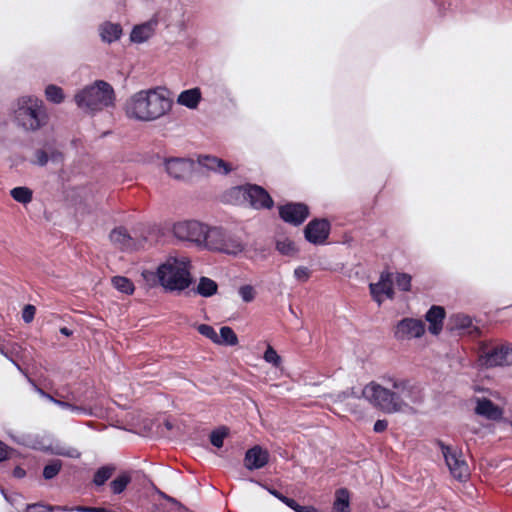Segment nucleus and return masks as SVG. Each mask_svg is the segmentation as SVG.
<instances>
[{"label": "nucleus", "instance_id": "1", "mask_svg": "<svg viewBox=\"0 0 512 512\" xmlns=\"http://www.w3.org/2000/svg\"><path fill=\"white\" fill-rule=\"evenodd\" d=\"M386 386L372 381L362 389V397L386 413L404 411L410 404L423 401L421 388L412 381L394 376H384Z\"/></svg>", "mask_w": 512, "mask_h": 512}, {"label": "nucleus", "instance_id": "2", "mask_svg": "<svg viewBox=\"0 0 512 512\" xmlns=\"http://www.w3.org/2000/svg\"><path fill=\"white\" fill-rule=\"evenodd\" d=\"M171 100L160 89L141 90L125 104L126 115L134 120L150 122L159 119L171 109Z\"/></svg>", "mask_w": 512, "mask_h": 512}, {"label": "nucleus", "instance_id": "3", "mask_svg": "<svg viewBox=\"0 0 512 512\" xmlns=\"http://www.w3.org/2000/svg\"><path fill=\"white\" fill-rule=\"evenodd\" d=\"M143 276L147 280L148 276L155 277L166 292L180 293L193 282L191 262L187 257L170 256L158 266L155 273L144 272Z\"/></svg>", "mask_w": 512, "mask_h": 512}, {"label": "nucleus", "instance_id": "4", "mask_svg": "<svg viewBox=\"0 0 512 512\" xmlns=\"http://www.w3.org/2000/svg\"><path fill=\"white\" fill-rule=\"evenodd\" d=\"M13 117L18 127L30 132L41 129L48 121L43 101L32 95L22 96L16 100Z\"/></svg>", "mask_w": 512, "mask_h": 512}, {"label": "nucleus", "instance_id": "5", "mask_svg": "<svg viewBox=\"0 0 512 512\" xmlns=\"http://www.w3.org/2000/svg\"><path fill=\"white\" fill-rule=\"evenodd\" d=\"M247 248V241L235 230L222 226H212L205 249L237 257Z\"/></svg>", "mask_w": 512, "mask_h": 512}, {"label": "nucleus", "instance_id": "6", "mask_svg": "<svg viewBox=\"0 0 512 512\" xmlns=\"http://www.w3.org/2000/svg\"><path fill=\"white\" fill-rule=\"evenodd\" d=\"M74 99L80 109L93 113L113 105L114 90L109 83L97 80L79 91Z\"/></svg>", "mask_w": 512, "mask_h": 512}, {"label": "nucleus", "instance_id": "7", "mask_svg": "<svg viewBox=\"0 0 512 512\" xmlns=\"http://www.w3.org/2000/svg\"><path fill=\"white\" fill-rule=\"evenodd\" d=\"M211 226L196 220L181 221L173 226V234L176 238L189 241L198 247L205 248Z\"/></svg>", "mask_w": 512, "mask_h": 512}, {"label": "nucleus", "instance_id": "8", "mask_svg": "<svg viewBox=\"0 0 512 512\" xmlns=\"http://www.w3.org/2000/svg\"><path fill=\"white\" fill-rule=\"evenodd\" d=\"M232 193L237 197H242L251 207L255 209H270L274 202L268 192L257 185H246L236 187Z\"/></svg>", "mask_w": 512, "mask_h": 512}, {"label": "nucleus", "instance_id": "9", "mask_svg": "<svg viewBox=\"0 0 512 512\" xmlns=\"http://www.w3.org/2000/svg\"><path fill=\"white\" fill-rule=\"evenodd\" d=\"M439 446L451 475L459 481L467 479L469 467L463 459L462 452L442 442H439Z\"/></svg>", "mask_w": 512, "mask_h": 512}, {"label": "nucleus", "instance_id": "10", "mask_svg": "<svg viewBox=\"0 0 512 512\" xmlns=\"http://www.w3.org/2000/svg\"><path fill=\"white\" fill-rule=\"evenodd\" d=\"M479 364L490 368L503 365H512V346L501 345L479 356Z\"/></svg>", "mask_w": 512, "mask_h": 512}, {"label": "nucleus", "instance_id": "11", "mask_svg": "<svg viewBox=\"0 0 512 512\" xmlns=\"http://www.w3.org/2000/svg\"><path fill=\"white\" fill-rule=\"evenodd\" d=\"M425 333V324L420 319L404 318L400 320L394 331L397 340H411L420 338Z\"/></svg>", "mask_w": 512, "mask_h": 512}, {"label": "nucleus", "instance_id": "12", "mask_svg": "<svg viewBox=\"0 0 512 512\" xmlns=\"http://www.w3.org/2000/svg\"><path fill=\"white\" fill-rule=\"evenodd\" d=\"M195 167V162L189 158H169L165 160L166 172L177 180L188 179Z\"/></svg>", "mask_w": 512, "mask_h": 512}, {"label": "nucleus", "instance_id": "13", "mask_svg": "<svg viewBox=\"0 0 512 512\" xmlns=\"http://www.w3.org/2000/svg\"><path fill=\"white\" fill-rule=\"evenodd\" d=\"M330 223L326 219H314L304 229L305 238L314 245H322L329 236Z\"/></svg>", "mask_w": 512, "mask_h": 512}, {"label": "nucleus", "instance_id": "14", "mask_svg": "<svg viewBox=\"0 0 512 512\" xmlns=\"http://www.w3.org/2000/svg\"><path fill=\"white\" fill-rule=\"evenodd\" d=\"M370 293L375 302L380 306L385 299H393V279L390 273H382L377 283L369 285Z\"/></svg>", "mask_w": 512, "mask_h": 512}, {"label": "nucleus", "instance_id": "15", "mask_svg": "<svg viewBox=\"0 0 512 512\" xmlns=\"http://www.w3.org/2000/svg\"><path fill=\"white\" fill-rule=\"evenodd\" d=\"M280 217L287 223L298 226L309 215L308 207L302 203H288L279 208Z\"/></svg>", "mask_w": 512, "mask_h": 512}, {"label": "nucleus", "instance_id": "16", "mask_svg": "<svg viewBox=\"0 0 512 512\" xmlns=\"http://www.w3.org/2000/svg\"><path fill=\"white\" fill-rule=\"evenodd\" d=\"M475 413L481 417L491 421H499L502 419L504 411L487 398H477Z\"/></svg>", "mask_w": 512, "mask_h": 512}, {"label": "nucleus", "instance_id": "17", "mask_svg": "<svg viewBox=\"0 0 512 512\" xmlns=\"http://www.w3.org/2000/svg\"><path fill=\"white\" fill-rule=\"evenodd\" d=\"M33 448L52 455L64 456L73 459H78L81 456L78 449L68 446L58 440L53 441L50 444H40L39 446L34 445Z\"/></svg>", "mask_w": 512, "mask_h": 512}, {"label": "nucleus", "instance_id": "18", "mask_svg": "<svg viewBox=\"0 0 512 512\" xmlns=\"http://www.w3.org/2000/svg\"><path fill=\"white\" fill-rule=\"evenodd\" d=\"M268 453L259 446H254L245 454V467L249 470H256L264 467L268 463Z\"/></svg>", "mask_w": 512, "mask_h": 512}, {"label": "nucleus", "instance_id": "19", "mask_svg": "<svg viewBox=\"0 0 512 512\" xmlns=\"http://www.w3.org/2000/svg\"><path fill=\"white\" fill-rule=\"evenodd\" d=\"M197 162L200 166L206 168L207 170L221 175H226L232 171V167L229 163L215 156L202 155L198 157Z\"/></svg>", "mask_w": 512, "mask_h": 512}, {"label": "nucleus", "instance_id": "20", "mask_svg": "<svg viewBox=\"0 0 512 512\" xmlns=\"http://www.w3.org/2000/svg\"><path fill=\"white\" fill-rule=\"evenodd\" d=\"M111 242L121 250H132L136 248V240L128 234L123 227H118L110 233Z\"/></svg>", "mask_w": 512, "mask_h": 512}, {"label": "nucleus", "instance_id": "21", "mask_svg": "<svg viewBox=\"0 0 512 512\" xmlns=\"http://www.w3.org/2000/svg\"><path fill=\"white\" fill-rule=\"evenodd\" d=\"M156 26V20H150L140 25H136L131 31L130 40L134 43H143L147 41L154 34Z\"/></svg>", "mask_w": 512, "mask_h": 512}, {"label": "nucleus", "instance_id": "22", "mask_svg": "<svg viewBox=\"0 0 512 512\" xmlns=\"http://www.w3.org/2000/svg\"><path fill=\"white\" fill-rule=\"evenodd\" d=\"M426 320L429 322V332L438 335L443 327L445 310L441 306H432L426 313Z\"/></svg>", "mask_w": 512, "mask_h": 512}, {"label": "nucleus", "instance_id": "23", "mask_svg": "<svg viewBox=\"0 0 512 512\" xmlns=\"http://www.w3.org/2000/svg\"><path fill=\"white\" fill-rule=\"evenodd\" d=\"M449 325L451 330H457L460 333L472 334L477 330L472 324V319L464 314H454L449 319Z\"/></svg>", "mask_w": 512, "mask_h": 512}, {"label": "nucleus", "instance_id": "24", "mask_svg": "<svg viewBox=\"0 0 512 512\" xmlns=\"http://www.w3.org/2000/svg\"><path fill=\"white\" fill-rule=\"evenodd\" d=\"M201 101V91L199 88H191L182 91L177 98V103L189 109H196Z\"/></svg>", "mask_w": 512, "mask_h": 512}, {"label": "nucleus", "instance_id": "25", "mask_svg": "<svg viewBox=\"0 0 512 512\" xmlns=\"http://www.w3.org/2000/svg\"><path fill=\"white\" fill-rule=\"evenodd\" d=\"M101 40L106 43H112L120 39L122 28L117 23L105 22L99 27Z\"/></svg>", "mask_w": 512, "mask_h": 512}, {"label": "nucleus", "instance_id": "26", "mask_svg": "<svg viewBox=\"0 0 512 512\" xmlns=\"http://www.w3.org/2000/svg\"><path fill=\"white\" fill-rule=\"evenodd\" d=\"M332 512H351L350 495L347 489L341 488L336 491Z\"/></svg>", "mask_w": 512, "mask_h": 512}, {"label": "nucleus", "instance_id": "27", "mask_svg": "<svg viewBox=\"0 0 512 512\" xmlns=\"http://www.w3.org/2000/svg\"><path fill=\"white\" fill-rule=\"evenodd\" d=\"M218 285L217 283L208 278V277H201L199 279V283L196 288V292L202 296V297H211L217 293Z\"/></svg>", "mask_w": 512, "mask_h": 512}, {"label": "nucleus", "instance_id": "28", "mask_svg": "<svg viewBox=\"0 0 512 512\" xmlns=\"http://www.w3.org/2000/svg\"><path fill=\"white\" fill-rule=\"evenodd\" d=\"M10 195L16 202L26 205L32 201L33 191L26 186H19L13 188Z\"/></svg>", "mask_w": 512, "mask_h": 512}, {"label": "nucleus", "instance_id": "29", "mask_svg": "<svg viewBox=\"0 0 512 512\" xmlns=\"http://www.w3.org/2000/svg\"><path fill=\"white\" fill-rule=\"evenodd\" d=\"M113 287L121 293L130 295L134 292L133 282L124 276H114L111 279Z\"/></svg>", "mask_w": 512, "mask_h": 512}, {"label": "nucleus", "instance_id": "30", "mask_svg": "<svg viewBox=\"0 0 512 512\" xmlns=\"http://www.w3.org/2000/svg\"><path fill=\"white\" fill-rule=\"evenodd\" d=\"M276 250L280 254L289 257L295 256L298 253L296 244L288 238L278 239L276 242Z\"/></svg>", "mask_w": 512, "mask_h": 512}, {"label": "nucleus", "instance_id": "31", "mask_svg": "<svg viewBox=\"0 0 512 512\" xmlns=\"http://www.w3.org/2000/svg\"><path fill=\"white\" fill-rule=\"evenodd\" d=\"M237 343L238 337L232 330V328L228 326L221 327L220 334H218V341H216V344L234 346Z\"/></svg>", "mask_w": 512, "mask_h": 512}, {"label": "nucleus", "instance_id": "32", "mask_svg": "<svg viewBox=\"0 0 512 512\" xmlns=\"http://www.w3.org/2000/svg\"><path fill=\"white\" fill-rule=\"evenodd\" d=\"M46 99L54 104H60L64 100V93L59 86L50 84L45 88Z\"/></svg>", "mask_w": 512, "mask_h": 512}, {"label": "nucleus", "instance_id": "33", "mask_svg": "<svg viewBox=\"0 0 512 512\" xmlns=\"http://www.w3.org/2000/svg\"><path fill=\"white\" fill-rule=\"evenodd\" d=\"M114 471L113 467L103 466L99 468L94 475L93 483L97 486H102L112 476Z\"/></svg>", "mask_w": 512, "mask_h": 512}, {"label": "nucleus", "instance_id": "34", "mask_svg": "<svg viewBox=\"0 0 512 512\" xmlns=\"http://www.w3.org/2000/svg\"><path fill=\"white\" fill-rule=\"evenodd\" d=\"M131 478L127 474H121L118 477H116L111 483V489L114 494H120L122 493L127 485L130 483Z\"/></svg>", "mask_w": 512, "mask_h": 512}, {"label": "nucleus", "instance_id": "35", "mask_svg": "<svg viewBox=\"0 0 512 512\" xmlns=\"http://www.w3.org/2000/svg\"><path fill=\"white\" fill-rule=\"evenodd\" d=\"M53 403L59 406L62 409L70 410L71 412L77 413V414H85V415H92V410L88 409L83 406H77L72 403H69L67 401L63 400H53Z\"/></svg>", "mask_w": 512, "mask_h": 512}, {"label": "nucleus", "instance_id": "36", "mask_svg": "<svg viewBox=\"0 0 512 512\" xmlns=\"http://www.w3.org/2000/svg\"><path fill=\"white\" fill-rule=\"evenodd\" d=\"M62 468V462L60 460H53L47 464L43 469V477L46 480L55 478Z\"/></svg>", "mask_w": 512, "mask_h": 512}, {"label": "nucleus", "instance_id": "37", "mask_svg": "<svg viewBox=\"0 0 512 512\" xmlns=\"http://www.w3.org/2000/svg\"><path fill=\"white\" fill-rule=\"evenodd\" d=\"M238 294L245 303L252 302L256 297L255 288L251 285H243L239 287Z\"/></svg>", "mask_w": 512, "mask_h": 512}, {"label": "nucleus", "instance_id": "38", "mask_svg": "<svg viewBox=\"0 0 512 512\" xmlns=\"http://www.w3.org/2000/svg\"><path fill=\"white\" fill-rule=\"evenodd\" d=\"M328 397L333 403H343L350 397L359 398L353 389L338 392L336 394H330Z\"/></svg>", "mask_w": 512, "mask_h": 512}, {"label": "nucleus", "instance_id": "39", "mask_svg": "<svg viewBox=\"0 0 512 512\" xmlns=\"http://www.w3.org/2000/svg\"><path fill=\"white\" fill-rule=\"evenodd\" d=\"M267 363L272 364L274 367H279L281 364V357L272 346H268L263 356Z\"/></svg>", "mask_w": 512, "mask_h": 512}, {"label": "nucleus", "instance_id": "40", "mask_svg": "<svg viewBox=\"0 0 512 512\" xmlns=\"http://www.w3.org/2000/svg\"><path fill=\"white\" fill-rule=\"evenodd\" d=\"M227 436V430L225 428L217 429L212 431L210 434L211 444L217 448L223 446L224 438Z\"/></svg>", "mask_w": 512, "mask_h": 512}, {"label": "nucleus", "instance_id": "41", "mask_svg": "<svg viewBox=\"0 0 512 512\" xmlns=\"http://www.w3.org/2000/svg\"><path fill=\"white\" fill-rule=\"evenodd\" d=\"M397 287L402 291H409L411 288V276L405 273H397L394 279Z\"/></svg>", "mask_w": 512, "mask_h": 512}, {"label": "nucleus", "instance_id": "42", "mask_svg": "<svg viewBox=\"0 0 512 512\" xmlns=\"http://www.w3.org/2000/svg\"><path fill=\"white\" fill-rule=\"evenodd\" d=\"M197 330L202 336L210 339L213 343L216 344V341H218V333L212 326L207 324H200L197 327Z\"/></svg>", "mask_w": 512, "mask_h": 512}, {"label": "nucleus", "instance_id": "43", "mask_svg": "<svg viewBox=\"0 0 512 512\" xmlns=\"http://www.w3.org/2000/svg\"><path fill=\"white\" fill-rule=\"evenodd\" d=\"M35 158L32 161L33 164H36L38 166H45L49 161V155L48 152L42 149L36 150L34 154Z\"/></svg>", "mask_w": 512, "mask_h": 512}, {"label": "nucleus", "instance_id": "44", "mask_svg": "<svg viewBox=\"0 0 512 512\" xmlns=\"http://www.w3.org/2000/svg\"><path fill=\"white\" fill-rule=\"evenodd\" d=\"M310 275V269L305 266H298L294 270V277L300 282H306L310 278Z\"/></svg>", "mask_w": 512, "mask_h": 512}, {"label": "nucleus", "instance_id": "45", "mask_svg": "<svg viewBox=\"0 0 512 512\" xmlns=\"http://www.w3.org/2000/svg\"><path fill=\"white\" fill-rule=\"evenodd\" d=\"M36 313L35 306L28 304L22 310V319L25 323H30L33 321Z\"/></svg>", "mask_w": 512, "mask_h": 512}, {"label": "nucleus", "instance_id": "46", "mask_svg": "<svg viewBox=\"0 0 512 512\" xmlns=\"http://www.w3.org/2000/svg\"><path fill=\"white\" fill-rule=\"evenodd\" d=\"M54 508L52 506H44L40 504H30L27 506L26 512H53Z\"/></svg>", "mask_w": 512, "mask_h": 512}, {"label": "nucleus", "instance_id": "47", "mask_svg": "<svg viewBox=\"0 0 512 512\" xmlns=\"http://www.w3.org/2000/svg\"><path fill=\"white\" fill-rule=\"evenodd\" d=\"M76 512H110L105 508L100 507H86V506H74Z\"/></svg>", "mask_w": 512, "mask_h": 512}, {"label": "nucleus", "instance_id": "48", "mask_svg": "<svg viewBox=\"0 0 512 512\" xmlns=\"http://www.w3.org/2000/svg\"><path fill=\"white\" fill-rule=\"evenodd\" d=\"M0 354H2L5 358H7L10 362L14 364V366L20 371L23 372L21 366L10 356L8 347L0 346Z\"/></svg>", "mask_w": 512, "mask_h": 512}, {"label": "nucleus", "instance_id": "49", "mask_svg": "<svg viewBox=\"0 0 512 512\" xmlns=\"http://www.w3.org/2000/svg\"><path fill=\"white\" fill-rule=\"evenodd\" d=\"M388 427V422L386 420H377L374 424L373 430L376 433L384 432Z\"/></svg>", "mask_w": 512, "mask_h": 512}, {"label": "nucleus", "instance_id": "50", "mask_svg": "<svg viewBox=\"0 0 512 512\" xmlns=\"http://www.w3.org/2000/svg\"><path fill=\"white\" fill-rule=\"evenodd\" d=\"M7 347L9 350V354H10V356H12L13 359H14V356H17L21 350V347L15 342L8 344Z\"/></svg>", "mask_w": 512, "mask_h": 512}, {"label": "nucleus", "instance_id": "51", "mask_svg": "<svg viewBox=\"0 0 512 512\" xmlns=\"http://www.w3.org/2000/svg\"><path fill=\"white\" fill-rule=\"evenodd\" d=\"M8 457V447L0 441V462L6 460Z\"/></svg>", "mask_w": 512, "mask_h": 512}, {"label": "nucleus", "instance_id": "52", "mask_svg": "<svg viewBox=\"0 0 512 512\" xmlns=\"http://www.w3.org/2000/svg\"><path fill=\"white\" fill-rule=\"evenodd\" d=\"M25 475H26V471L22 467L17 466L14 468V470H13L14 477L20 479V478H23Z\"/></svg>", "mask_w": 512, "mask_h": 512}, {"label": "nucleus", "instance_id": "53", "mask_svg": "<svg viewBox=\"0 0 512 512\" xmlns=\"http://www.w3.org/2000/svg\"><path fill=\"white\" fill-rule=\"evenodd\" d=\"M49 159L52 162H60L62 160V154L57 151H52L49 155Z\"/></svg>", "mask_w": 512, "mask_h": 512}, {"label": "nucleus", "instance_id": "54", "mask_svg": "<svg viewBox=\"0 0 512 512\" xmlns=\"http://www.w3.org/2000/svg\"><path fill=\"white\" fill-rule=\"evenodd\" d=\"M54 510L58 511H65V512H73L75 511L74 507H67V506H52Z\"/></svg>", "mask_w": 512, "mask_h": 512}, {"label": "nucleus", "instance_id": "55", "mask_svg": "<svg viewBox=\"0 0 512 512\" xmlns=\"http://www.w3.org/2000/svg\"><path fill=\"white\" fill-rule=\"evenodd\" d=\"M268 492L273 495L274 497H276L277 499L280 500L281 496H283L282 493H280L278 490L276 489H272V488H267Z\"/></svg>", "mask_w": 512, "mask_h": 512}, {"label": "nucleus", "instance_id": "56", "mask_svg": "<svg viewBox=\"0 0 512 512\" xmlns=\"http://www.w3.org/2000/svg\"><path fill=\"white\" fill-rule=\"evenodd\" d=\"M60 333L65 335V336H67V337L72 335V331L69 328H67V327L60 328Z\"/></svg>", "mask_w": 512, "mask_h": 512}, {"label": "nucleus", "instance_id": "57", "mask_svg": "<svg viewBox=\"0 0 512 512\" xmlns=\"http://www.w3.org/2000/svg\"><path fill=\"white\" fill-rule=\"evenodd\" d=\"M38 391H39V393H40L43 397L47 398V399H48V400H50L51 402H53V400H57L56 398H54L53 396H51V395L47 394L46 392H44V391H43V390H41V389H38Z\"/></svg>", "mask_w": 512, "mask_h": 512}, {"label": "nucleus", "instance_id": "58", "mask_svg": "<svg viewBox=\"0 0 512 512\" xmlns=\"http://www.w3.org/2000/svg\"><path fill=\"white\" fill-rule=\"evenodd\" d=\"M297 504H298V503H297L294 499L290 498V500L288 501L287 506L293 510V509H294V507H296V506H297Z\"/></svg>", "mask_w": 512, "mask_h": 512}, {"label": "nucleus", "instance_id": "59", "mask_svg": "<svg viewBox=\"0 0 512 512\" xmlns=\"http://www.w3.org/2000/svg\"><path fill=\"white\" fill-rule=\"evenodd\" d=\"M13 440L18 443V444H23V445H26L27 442L25 441L24 437L22 438H13Z\"/></svg>", "mask_w": 512, "mask_h": 512}, {"label": "nucleus", "instance_id": "60", "mask_svg": "<svg viewBox=\"0 0 512 512\" xmlns=\"http://www.w3.org/2000/svg\"><path fill=\"white\" fill-rule=\"evenodd\" d=\"M304 508H305V506H302V505L297 504V506H296V507H294V509H293V510H294L295 512H302V511L304 510Z\"/></svg>", "mask_w": 512, "mask_h": 512}, {"label": "nucleus", "instance_id": "61", "mask_svg": "<svg viewBox=\"0 0 512 512\" xmlns=\"http://www.w3.org/2000/svg\"><path fill=\"white\" fill-rule=\"evenodd\" d=\"M289 500H290V498H288V497H286V496H284V495H283V496H281V498H280V501H281L282 503H284L285 505H287V504H288V501H289Z\"/></svg>", "mask_w": 512, "mask_h": 512}, {"label": "nucleus", "instance_id": "62", "mask_svg": "<svg viewBox=\"0 0 512 512\" xmlns=\"http://www.w3.org/2000/svg\"><path fill=\"white\" fill-rule=\"evenodd\" d=\"M165 426H166V428H167V429H169V430H170V429H172V424H171V422H169V421H166V422H165Z\"/></svg>", "mask_w": 512, "mask_h": 512}]
</instances>
